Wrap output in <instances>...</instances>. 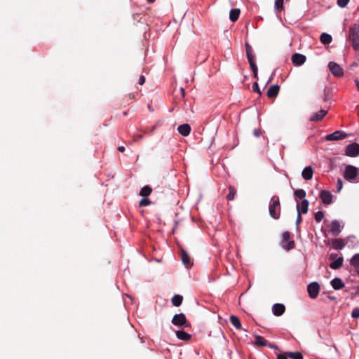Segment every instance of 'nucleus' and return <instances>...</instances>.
I'll list each match as a JSON object with an SVG mask.
<instances>
[{
    "label": "nucleus",
    "mask_w": 359,
    "mask_h": 359,
    "mask_svg": "<svg viewBox=\"0 0 359 359\" xmlns=\"http://www.w3.org/2000/svg\"><path fill=\"white\" fill-rule=\"evenodd\" d=\"M252 90H253L254 92H256L258 94H261V91L259 90L258 83L257 82L253 83V85H252Z\"/></svg>",
    "instance_id": "a19ab883"
},
{
    "label": "nucleus",
    "mask_w": 359,
    "mask_h": 359,
    "mask_svg": "<svg viewBox=\"0 0 359 359\" xmlns=\"http://www.w3.org/2000/svg\"><path fill=\"white\" fill-rule=\"evenodd\" d=\"M349 0H337V5L341 8H344L348 4Z\"/></svg>",
    "instance_id": "4c0bfd02"
},
{
    "label": "nucleus",
    "mask_w": 359,
    "mask_h": 359,
    "mask_svg": "<svg viewBox=\"0 0 359 359\" xmlns=\"http://www.w3.org/2000/svg\"><path fill=\"white\" fill-rule=\"evenodd\" d=\"M351 317L353 318H359V308H355L353 309L351 313Z\"/></svg>",
    "instance_id": "58836bf2"
},
{
    "label": "nucleus",
    "mask_w": 359,
    "mask_h": 359,
    "mask_svg": "<svg viewBox=\"0 0 359 359\" xmlns=\"http://www.w3.org/2000/svg\"><path fill=\"white\" fill-rule=\"evenodd\" d=\"M348 39L352 42L353 48L359 50V25L354 24L348 30Z\"/></svg>",
    "instance_id": "f03ea898"
},
{
    "label": "nucleus",
    "mask_w": 359,
    "mask_h": 359,
    "mask_svg": "<svg viewBox=\"0 0 359 359\" xmlns=\"http://www.w3.org/2000/svg\"><path fill=\"white\" fill-rule=\"evenodd\" d=\"M284 0H276L274 4V8L277 13H280L283 9Z\"/></svg>",
    "instance_id": "7c9ffc66"
},
{
    "label": "nucleus",
    "mask_w": 359,
    "mask_h": 359,
    "mask_svg": "<svg viewBox=\"0 0 359 359\" xmlns=\"http://www.w3.org/2000/svg\"><path fill=\"white\" fill-rule=\"evenodd\" d=\"M356 291H357V293L359 294V285L357 287Z\"/></svg>",
    "instance_id": "5fc2aeb1"
},
{
    "label": "nucleus",
    "mask_w": 359,
    "mask_h": 359,
    "mask_svg": "<svg viewBox=\"0 0 359 359\" xmlns=\"http://www.w3.org/2000/svg\"><path fill=\"white\" fill-rule=\"evenodd\" d=\"M305 55L300 53H294L292 56V62L295 66H301L306 62Z\"/></svg>",
    "instance_id": "f8f14e48"
},
{
    "label": "nucleus",
    "mask_w": 359,
    "mask_h": 359,
    "mask_svg": "<svg viewBox=\"0 0 359 359\" xmlns=\"http://www.w3.org/2000/svg\"><path fill=\"white\" fill-rule=\"evenodd\" d=\"M229 192L228 195L226 196V198L228 200L232 201L235 198V196L236 194V190L233 187H229Z\"/></svg>",
    "instance_id": "473e14b6"
},
{
    "label": "nucleus",
    "mask_w": 359,
    "mask_h": 359,
    "mask_svg": "<svg viewBox=\"0 0 359 359\" xmlns=\"http://www.w3.org/2000/svg\"><path fill=\"white\" fill-rule=\"evenodd\" d=\"M297 213L306 214L309 210V201L303 199L300 203L297 204Z\"/></svg>",
    "instance_id": "ddd939ff"
},
{
    "label": "nucleus",
    "mask_w": 359,
    "mask_h": 359,
    "mask_svg": "<svg viewBox=\"0 0 359 359\" xmlns=\"http://www.w3.org/2000/svg\"><path fill=\"white\" fill-rule=\"evenodd\" d=\"M294 247V242L293 241H288L287 244H283V248L287 250H290Z\"/></svg>",
    "instance_id": "c9c22d12"
},
{
    "label": "nucleus",
    "mask_w": 359,
    "mask_h": 359,
    "mask_svg": "<svg viewBox=\"0 0 359 359\" xmlns=\"http://www.w3.org/2000/svg\"><path fill=\"white\" fill-rule=\"evenodd\" d=\"M327 114V110L321 109L313 113L309 118L311 121H319L322 120Z\"/></svg>",
    "instance_id": "4468645a"
},
{
    "label": "nucleus",
    "mask_w": 359,
    "mask_h": 359,
    "mask_svg": "<svg viewBox=\"0 0 359 359\" xmlns=\"http://www.w3.org/2000/svg\"><path fill=\"white\" fill-rule=\"evenodd\" d=\"M147 1L148 2H149V3H152V2H154L155 0H147Z\"/></svg>",
    "instance_id": "864d4df0"
},
{
    "label": "nucleus",
    "mask_w": 359,
    "mask_h": 359,
    "mask_svg": "<svg viewBox=\"0 0 359 359\" xmlns=\"http://www.w3.org/2000/svg\"><path fill=\"white\" fill-rule=\"evenodd\" d=\"M324 217V213L322 211H318L315 214V219L317 222H320Z\"/></svg>",
    "instance_id": "f704fd0d"
},
{
    "label": "nucleus",
    "mask_w": 359,
    "mask_h": 359,
    "mask_svg": "<svg viewBox=\"0 0 359 359\" xmlns=\"http://www.w3.org/2000/svg\"><path fill=\"white\" fill-rule=\"evenodd\" d=\"M343 261L344 259L342 257H339L334 261L332 262L330 264V266L332 269H338L342 266Z\"/></svg>",
    "instance_id": "5701e85b"
},
{
    "label": "nucleus",
    "mask_w": 359,
    "mask_h": 359,
    "mask_svg": "<svg viewBox=\"0 0 359 359\" xmlns=\"http://www.w3.org/2000/svg\"><path fill=\"white\" fill-rule=\"evenodd\" d=\"M150 204V201L148 198H144L140 201V206H147Z\"/></svg>",
    "instance_id": "ea45409f"
},
{
    "label": "nucleus",
    "mask_w": 359,
    "mask_h": 359,
    "mask_svg": "<svg viewBox=\"0 0 359 359\" xmlns=\"http://www.w3.org/2000/svg\"><path fill=\"white\" fill-rule=\"evenodd\" d=\"M245 49H246L247 58L249 62L250 68H251L252 71L253 72L254 77L257 78L258 68L255 63V55L253 54L252 49L248 43H245Z\"/></svg>",
    "instance_id": "20e7f679"
},
{
    "label": "nucleus",
    "mask_w": 359,
    "mask_h": 359,
    "mask_svg": "<svg viewBox=\"0 0 359 359\" xmlns=\"http://www.w3.org/2000/svg\"><path fill=\"white\" fill-rule=\"evenodd\" d=\"M180 257L183 264L187 267L189 268L192 266L191 258L188 253L183 249L181 250Z\"/></svg>",
    "instance_id": "2eb2a0df"
},
{
    "label": "nucleus",
    "mask_w": 359,
    "mask_h": 359,
    "mask_svg": "<svg viewBox=\"0 0 359 359\" xmlns=\"http://www.w3.org/2000/svg\"><path fill=\"white\" fill-rule=\"evenodd\" d=\"M344 178L350 182H359V168L353 165H347L344 172Z\"/></svg>",
    "instance_id": "f257e3e1"
},
{
    "label": "nucleus",
    "mask_w": 359,
    "mask_h": 359,
    "mask_svg": "<svg viewBox=\"0 0 359 359\" xmlns=\"http://www.w3.org/2000/svg\"><path fill=\"white\" fill-rule=\"evenodd\" d=\"M290 233L288 231H285L283 233V241H282L283 244H285V243L287 242L290 240Z\"/></svg>",
    "instance_id": "e433bc0d"
},
{
    "label": "nucleus",
    "mask_w": 359,
    "mask_h": 359,
    "mask_svg": "<svg viewBox=\"0 0 359 359\" xmlns=\"http://www.w3.org/2000/svg\"><path fill=\"white\" fill-rule=\"evenodd\" d=\"M270 216L273 219H278L280 213V205L279 198L277 196H272L269 207Z\"/></svg>",
    "instance_id": "7ed1b4c3"
},
{
    "label": "nucleus",
    "mask_w": 359,
    "mask_h": 359,
    "mask_svg": "<svg viewBox=\"0 0 359 359\" xmlns=\"http://www.w3.org/2000/svg\"><path fill=\"white\" fill-rule=\"evenodd\" d=\"M355 272H356L357 275H358V276H359V266H357V269H356V270H355Z\"/></svg>",
    "instance_id": "8fccbe9b"
},
{
    "label": "nucleus",
    "mask_w": 359,
    "mask_h": 359,
    "mask_svg": "<svg viewBox=\"0 0 359 359\" xmlns=\"http://www.w3.org/2000/svg\"><path fill=\"white\" fill-rule=\"evenodd\" d=\"M287 355L291 359H303V355L300 352H287Z\"/></svg>",
    "instance_id": "2f4dec72"
},
{
    "label": "nucleus",
    "mask_w": 359,
    "mask_h": 359,
    "mask_svg": "<svg viewBox=\"0 0 359 359\" xmlns=\"http://www.w3.org/2000/svg\"><path fill=\"white\" fill-rule=\"evenodd\" d=\"M287 355L279 354L277 356V359H287Z\"/></svg>",
    "instance_id": "49530a36"
},
{
    "label": "nucleus",
    "mask_w": 359,
    "mask_h": 359,
    "mask_svg": "<svg viewBox=\"0 0 359 359\" xmlns=\"http://www.w3.org/2000/svg\"><path fill=\"white\" fill-rule=\"evenodd\" d=\"M351 263L355 267L359 266V253L354 255L351 260Z\"/></svg>",
    "instance_id": "72a5a7b5"
},
{
    "label": "nucleus",
    "mask_w": 359,
    "mask_h": 359,
    "mask_svg": "<svg viewBox=\"0 0 359 359\" xmlns=\"http://www.w3.org/2000/svg\"><path fill=\"white\" fill-rule=\"evenodd\" d=\"M172 323L176 326H186L187 319L184 313L175 314L172 318Z\"/></svg>",
    "instance_id": "1a4fd4ad"
},
{
    "label": "nucleus",
    "mask_w": 359,
    "mask_h": 359,
    "mask_svg": "<svg viewBox=\"0 0 359 359\" xmlns=\"http://www.w3.org/2000/svg\"><path fill=\"white\" fill-rule=\"evenodd\" d=\"M320 40L323 44H329L332 42V36L327 33H323L320 36Z\"/></svg>",
    "instance_id": "b1692460"
},
{
    "label": "nucleus",
    "mask_w": 359,
    "mask_h": 359,
    "mask_svg": "<svg viewBox=\"0 0 359 359\" xmlns=\"http://www.w3.org/2000/svg\"><path fill=\"white\" fill-rule=\"evenodd\" d=\"M151 191L152 189L149 186H144L142 188L140 194L143 197H147L151 194Z\"/></svg>",
    "instance_id": "cd10ccee"
},
{
    "label": "nucleus",
    "mask_w": 359,
    "mask_h": 359,
    "mask_svg": "<svg viewBox=\"0 0 359 359\" xmlns=\"http://www.w3.org/2000/svg\"><path fill=\"white\" fill-rule=\"evenodd\" d=\"M342 186H343L342 180L341 179H338L337 184V189L338 192H339L341 190Z\"/></svg>",
    "instance_id": "79ce46f5"
},
{
    "label": "nucleus",
    "mask_w": 359,
    "mask_h": 359,
    "mask_svg": "<svg viewBox=\"0 0 359 359\" xmlns=\"http://www.w3.org/2000/svg\"><path fill=\"white\" fill-rule=\"evenodd\" d=\"M345 154L348 156L355 157L359 154V144L352 143L348 144L345 149Z\"/></svg>",
    "instance_id": "423d86ee"
},
{
    "label": "nucleus",
    "mask_w": 359,
    "mask_h": 359,
    "mask_svg": "<svg viewBox=\"0 0 359 359\" xmlns=\"http://www.w3.org/2000/svg\"><path fill=\"white\" fill-rule=\"evenodd\" d=\"M177 131L182 136L187 137L191 133V127L187 123L182 124L177 127Z\"/></svg>",
    "instance_id": "f3484780"
},
{
    "label": "nucleus",
    "mask_w": 359,
    "mask_h": 359,
    "mask_svg": "<svg viewBox=\"0 0 359 359\" xmlns=\"http://www.w3.org/2000/svg\"><path fill=\"white\" fill-rule=\"evenodd\" d=\"M182 297L181 295H179V294H175L172 298V303L174 306H179L181 305L182 302Z\"/></svg>",
    "instance_id": "c85d7f7f"
},
{
    "label": "nucleus",
    "mask_w": 359,
    "mask_h": 359,
    "mask_svg": "<svg viewBox=\"0 0 359 359\" xmlns=\"http://www.w3.org/2000/svg\"><path fill=\"white\" fill-rule=\"evenodd\" d=\"M118 150L119 151L123 152V151L125 150V148H124V147H123V146H120V147H118Z\"/></svg>",
    "instance_id": "09e8293b"
},
{
    "label": "nucleus",
    "mask_w": 359,
    "mask_h": 359,
    "mask_svg": "<svg viewBox=\"0 0 359 359\" xmlns=\"http://www.w3.org/2000/svg\"><path fill=\"white\" fill-rule=\"evenodd\" d=\"M279 86L278 85H273L271 86L268 91H267V96L269 97H276L279 92Z\"/></svg>",
    "instance_id": "412c9836"
},
{
    "label": "nucleus",
    "mask_w": 359,
    "mask_h": 359,
    "mask_svg": "<svg viewBox=\"0 0 359 359\" xmlns=\"http://www.w3.org/2000/svg\"><path fill=\"white\" fill-rule=\"evenodd\" d=\"M177 337L183 341H188L191 338V335L184 330H178L176 332Z\"/></svg>",
    "instance_id": "4be33fe9"
},
{
    "label": "nucleus",
    "mask_w": 359,
    "mask_h": 359,
    "mask_svg": "<svg viewBox=\"0 0 359 359\" xmlns=\"http://www.w3.org/2000/svg\"><path fill=\"white\" fill-rule=\"evenodd\" d=\"M240 10L238 8L232 9L229 13V18L232 22H235L238 20Z\"/></svg>",
    "instance_id": "393cba45"
},
{
    "label": "nucleus",
    "mask_w": 359,
    "mask_h": 359,
    "mask_svg": "<svg viewBox=\"0 0 359 359\" xmlns=\"http://www.w3.org/2000/svg\"><path fill=\"white\" fill-rule=\"evenodd\" d=\"M313 175V171L311 166L309 165L304 168L302 172V177L306 180H310L312 179Z\"/></svg>",
    "instance_id": "a211bd4d"
},
{
    "label": "nucleus",
    "mask_w": 359,
    "mask_h": 359,
    "mask_svg": "<svg viewBox=\"0 0 359 359\" xmlns=\"http://www.w3.org/2000/svg\"><path fill=\"white\" fill-rule=\"evenodd\" d=\"M347 134L341 130H336L335 132L327 135L325 140L328 141L341 140L346 137Z\"/></svg>",
    "instance_id": "6e6552de"
},
{
    "label": "nucleus",
    "mask_w": 359,
    "mask_h": 359,
    "mask_svg": "<svg viewBox=\"0 0 359 359\" xmlns=\"http://www.w3.org/2000/svg\"><path fill=\"white\" fill-rule=\"evenodd\" d=\"M328 67L331 73L336 77H341L344 76L343 69L335 62H330Z\"/></svg>",
    "instance_id": "39448f33"
},
{
    "label": "nucleus",
    "mask_w": 359,
    "mask_h": 359,
    "mask_svg": "<svg viewBox=\"0 0 359 359\" xmlns=\"http://www.w3.org/2000/svg\"><path fill=\"white\" fill-rule=\"evenodd\" d=\"M320 198L322 200L323 203L325 205H330L333 202V196L332 194L326 190L321 191L320 194Z\"/></svg>",
    "instance_id": "9d476101"
},
{
    "label": "nucleus",
    "mask_w": 359,
    "mask_h": 359,
    "mask_svg": "<svg viewBox=\"0 0 359 359\" xmlns=\"http://www.w3.org/2000/svg\"><path fill=\"white\" fill-rule=\"evenodd\" d=\"M271 79H272V78L271 77V78L269 79V80L268 81V83H269V82H270V81H271Z\"/></svg>",
    "instance_id": "6e6d98bb"
},
{
    "label": "nucleus",
    "mask_w": 359,
    "mask_h": 359,
    "mask_svg": "<svg viewBox=\"0 0 359 359\" xmlns=\"http://www.w3.org/2000/svg\"><path fill=\"white\" fill-rule=\"evenodd\" d=\"M285 307L283 304L276 303L272 307L273 314L276 316H280L285 312Z\"/></svg>",
    "instance_id": "dca6fc26"
},
{
    "label": "nucleus",
    "mask_w": 359,
    "mask_h": 359,
    "mask_svg": "<svg viewBox=\"0 0 359 359\" xmlns=\"http://www.w3.org/2000/svg\"><path fill=\"white\" fill-rule=\"evenodd\" d=\"M346 243L342 238H337L332 241V247L334 249L339 250L344 248Z\"/></svg>",
    "instance_id": "aec40b11"
},
{
    "label": "nucleus",
    "mask_w": 359,
    "mask_h": 359,
    "mask_svg": "<svg viewBox=\"0 0 359 359\" xmlns=\"http://www.w3.org/2000/svg\"><path fill=\"white\" fill-rule=\"evenodd\" d=\"M307 290L309 297L311 299H316L319 293L320 290V285L317 282H313L310 284H309L307 287Z\"/></svg>",
    "instance_id": "0eeeda50"
},
{
    "label": "nucleus",
    "mask_w": 359,
    "mask_h": 359,
    "mask_svg": "<svg viewBox=\"0 0 359 359\" xmlns=\"http://www.w3.org/2000/svg\"><path fill=\"white\" fill-rule=\"evenodd\" d=\"M267 341L261 336H257L255 340V344L257 346H266Z\"/></svg>",
    "instance_id": "c756f323"
},
{
    "label": "nucleus",
    "mask_w": 359,
    "mask_h": 359,
    "mask_svg": "<svg viewBox=\"0 0 359 359\" xmlns=\"http://www.w3.org/2000/svg\"><path fill=\"white\" fill-rule=\"evenodd\" d=\"M356 86L358 87V90H359V82L358 81L356 82Z\"/></svg>",
    "instance_id": "603ef678"
},
{
    "label": "nucleus",
    "mask_w": 359,
    "mask_h": 359,
    "mask_svg": "<svg viewBox=\"0 0 359 359\" xmlns=\"http://www.w3.org/2000/svg\"><path fill=\"white\" fill-rule=\"evenodd\" d=\"M143 136L142 135H135L134 136V141L137 142L139 140L142 139Z\"/></svg>",
    "instance_id": "de8ad7c7"
},
{
    "label": "nucleus",
    "mask_w": 359,
    "mask_h": 359,
    "mask_svg": "<svg viewBox=\"0 0 359 359\" xmlns=\"http://www.w3.org/2000/svg\"><path fill=\"white\" fill-rule=\"evenodd\" d=\"M306 191L305 190L302 189H296L294 190V196L295 197V198H299V199H301L302 201L303 199H305V196H306Z\"/></svg>",
    "instance_id": "a878e982"
},
{
    "label": "nucleus",
    "mask_w": 359,
    "mask_h": 359,
    "mask_svg": "<svg viewBox=\"0 0 359 359\" xmlns=\"http://www.w3.org/2000/svg\"><path fill=\"white\" fill-rule=\"evenodd\" d=\"M145 82V77L143 75H141L139 79V84L143 85Z\"/></svg>",
    "instance_id": "37998d69"
},
{
    "label": "nucleus",
    "mask_w": 359,
    "mask_h": 359,
    "mask_svg": "<svg viewBox=\"0 0 359 359\" xmlns=\"http://www.w3.org/2000/svg\"><path fill=\"white\" fill-rule=\"evenodd\" d=\"M180 90H181V92H182V96L184 97V88H180Z\"/></svg>",
    "instance_id": "3c124183"
},
{
    "label": "nucleus",
    "mask_w": 359,
    "mask_h": 359,
    "mask_svg": "<svg viewBox=\"0 0 359 359\" xmlns=\"http://www.w3.org/2000/svg\"><path fill=\"white\" fill-rule=\"evenodd\" d=\"M253 134L255 137H259L261 135V131L258 129H255L253 131Z\"/></svg>",
    "instance_id": "a18cd8bd"
},
{
    "label": "nucleus",
    "mask_w": 359,
    "mask_h": 359,
    "mask_svg": "<svg viewBox=\"0 0 359 359\" xmlns=\"http://www.w3.org/2000/svg\"><path fill=\"white\" fill-rule=\"evenodd\" d=\"M343 226H341L340 222L335 219L330 224V232L333 236H338L342 231Z\"/></svg>",
    "instance_id": "9b49d317"
},
{
    "label": "nucleus",
    "mask_w": 359,
    "mask_h": 359,
    "mask_svg": "<svg viewBox=\"0 0 359 359\" xmlns=\"http://www.w3.org/2000/svg\"><path fill=\"white\" fill-rule=\"evenodd\" d=\"M330 283L332 287L336 290L342 289L345 286L342 280L339 278H334L331 280Z\"/></svg>",
    "instance_id": "6ab92c4d"
},
{
    "label": "nucleus",
    "mask_w": 359,
    "mask_h": 359,
    "mask_svg": "<svg viewBox=\"0 0 359 359\" xmlns=\"http://www.w3.org/2000/svg\"><path fill=\"white\" fill-rule=\"evenodd\" d=\"M230 322L236 329L239 330L241 328V323L236 316H231L230 317Z\"/></svg>",
    "instance_id": "bb28decb"
},
{
    "label": "nucleus",
    "mask_w": 359,
    "mask_h": 359,
    "mask_svg": "<svg viewBox=\"0 0 359 359\" xmlns=\"http://www.w3.org/2000/svg\"><path fill=\"white\" fill-rule=\"evenodd\" d=\"M302 222V217L301 213H297V220H296V224L297 226L299 225V224Z\"/></svg>",
    "instance_id": "c03bdc74"
}]
</instances>
